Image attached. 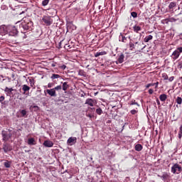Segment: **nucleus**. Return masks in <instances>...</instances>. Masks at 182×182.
I'll use <instances>...</instances> for the list:
<instances>
[{"instance_id":"dca6fc26","label":"nucleus","mask_w":182,"mask_h":182,"mask_svg":"<svg viewBox=\"0 0 182 182\" xmlns=\"http://www.w3.org/2000/svg\"><path fill=\"white\" fill-rule=\"evenodd\" d=\"M28 146H35V144H36V142L35 141V139L34 138H29L28 139Z\"/></svg>"},{"instance_id":"f03ea898","label":"nucleus","mask_w":182,"mask_h":182,"mask_svg":"<svg viewBox=\"0 0 182 182\" xmlns=\"http://www.w3.org/2000/svg\"><path fill=\"white\" fill-rule=\"evenodd\" d=\"M182 171V168L178 164H175L171 167V173L173 174H180V173Z\"/></svg>"},{"instance_id":"c756f323","label":"nucleus","mask_w":182,"mask_h":182,"mask_svg":"<svg viewBox=\"0 0 182 182\" xmlns=\"http://www.w3.org/2000/svg\"><path fill=\"white\" fill-rule=\"evenodd\" d=\"M78 75L79 76H85V71L83 70H79Z\"/></svg>"},{"instance_id":"de8ad7c7","label":"nucleus","mask_w":182,"mask_h":182,"mask_svg":"<svg viewBox=\"0 0 182 182\" xmlns=\"http://www.w3.org/2000/svg\"><path fill=\"white\" fill-rule=\"evenodd\" d=\"M33 109H36V110H39V107H38L37 105H34Z\"/></svg>"},{"instance_id":"7c9ffc66","label":"nucleus","mask_w":182,"mask_h":182,"mask_svg":"<svg viewBox=\"0 0 182 182\" xmlns=\"http://www.w3.org/2000/svg\"><path fill=\"white\" fill-rule=\"evenodd\" d=\"M162 77L164 80H168V75H167L166 73L162 74Z\"/></svg>"},{"instance_id":"7ed1b4c3","label":"nucleus","mask_w":182,"mask_h":182,"mask_svg":"<svg viewBox=\"0 0 182 182\" xmlns=\"http://www.w3.org/2000/svg\"><path fill=\"white\" fill-rule=\"evenodd\" d=\"M8 34L9 36H16L18 35V29L15 26H9Z\"/></svg>"},{"instance_id":"1a4fd4ad","label":"nucleus","mask_w":182,"mask_h":182,"mask_svg":"<svg viewBox=\"0 0 182 182\" xmlns=\"http://www.w3.org/2000/svg\"><path fill=\"white\" fill-rule=\"evenodd\" d=\"M76 141H77V138L75 136H70L68 139L67 143L69 144V146H73V144H76Z\"/></svg>"},{"instance_id":"bb28decb","label":"nucleus","mask_w":182,"mask_h":182,"mask_svg":"<svg viewBox=\"0 0 182 182\" xmlns=\"http://www.w3.org/2000/svg\"><path fill=\"white\" fill-rule=\"evenodd\" d=\"M176 102L178 105H181L182 103V98L180 97H178L176 100Z\"/></svg>"},{"instance_id":"8fccbe9b","label":"nucleus","mask_w":182,"mask_h":182,"mask_svg":"<svg viewBox=\"0 0 182 182\" xmlns=\"http://www.w3.org/2000/svg\"><path fill=\"white\" fill-rule=\"evenodd\" d=\"M156 102L158 105H160V101L159 100H157Z\"/></svg>"},{"instance_id":"393cba45","label":"nucleus","mask_w":182,"mask_h":182,"mask_svg":"<svg viewBox=\"0 0 182 182\" xmlns=\"http://www.w3.org/2000/svg\"><path fill=\"white\" fill-rule=\"evenodd\" d=\"M134 31L137 33L139 31H141V27L139 26H134Z\"/></svg>"},{"instance_id":"9d476101","label":"nucleus","mask_w":182,"mask_h":182,"mask_svg":"<svg viewBox=\"0 0 182 182\" xmlns=\"http://www.w3.org/2000/svg\"><path fill=\"white\" fill-rule=\"evenodd\" d=\"M12 136V134H9L6 133V132L3 131L2 132V137L4 141H8L9 140V138Z\"/></svg>"},{"instance_id":"b1692460","label":"nucleus","mask_w":182,"mask_h":182,"mask_svg":"<svg viewBox=\"0 0 182 182\" xmlns=\"http://www.w3.org/2000/svg\"><path fill=\"white\" fill-rule=\"evenodd\" d=\"M60 76L58 74H52L50 79L51 80H55V79H59Z\"/></svg>"},{"instance_id":"a878e982","label":"nucleus","mask_w":182,"mask_h":182,"mask_svg":"<svg viewBox=\"0 0 182 182\" xmlns=\"http://www.w3.org/2000/svg\"><path fill=\"white\" fill-rule=\"evenodd\" d=\"M151 39H153V36L149 35L148 36H146L144 38V42H149V41H151Z\"/></svg>"},{"instance_id":"2eb2a0df","label":"nucleus","mask_w":182,"mask_h":182,"mask_svg":"<svg viewBox=\"0 0 182 182\" xmlns=\"http://www.w3.org/2000/svg\"><path fill=\"white\" fill-rule=\"evenodd\" d=\"M43 146L45 147H53V142L52 141H45L43 143Z\"/></svg>"},{"instance_id":"a19ab883","label":"nucleus","mask_w":182,"mask_h":182,"mask_svg":"<svg viewBox=\"0 0 182 182\" xmlns=\"http://www.w3.org/2000/svg\"><path fill=\"white\" fill-rule=\"evenodd\" d=\"M48 87L49 89H50V87H53V82L48 83Z\"/></svg>"},{"instance_id":"412c9836","label":"nucleus","mask_w":182,"mask_h":182,"mask_svg":"<svg viewBox=\"0 0 182 182\" xmlns=\"http://www.w3.org/2000/svg\"><path fill=\"white\" fill-rule=\"evenodd\" d=\"M22 90H23L24 93H26V92H29V90H31V87L26 85H23Z\"/></svg>"},{"instance_id":"f257e3e1","label":"nucleus","mask_w":182,"mask_h":182,"mask_svg":"<svg viewBox=\"0 0 182 182\" xmlns=\"http://www.w3.org/2000/svg\"><path fill=\"white\" fill-rule=\"evenodd\" d=\"M17 23H18L21 31H22V29L23 31H28V29H31V28L33 26V22L26 18H23V21H22L21 23L18 22Z\"/></svg>"},{"instance_id":"c9c22d12","label":"nucleus","mask_w":182,"mask_h":182,"mask_svg":"<svg viewBox=\"0 0 182 182\" xmlns=\"http://www.w3.org/2000/svg\"><path fill=\"white\" fill-rule=\"evenodd\" d=\"M132 18H136L137 16V14L135 11L131 13Z\"/></svg>"},{"instance_id":"cd10ccee","label":"nucleus","mask_w":182,"mask_h":182,"mask_svg":"<svg viewBox=\"0 0 182 182\" xmlns=\"http://www.w3.org/2000/svg\"><path fill=\"white\" fill-rule=\"evenodd\" d=\"M181 137H182V125L179 128L178 139H181Z\"/></svg>"},{"instance_id":"6e6552de","label":"nucleus","mask_w":182,"mask_h":182,"mask_svg":"<svg viewBox=\"0 0 182 182\" xmlns=\"http://www.w3.org/2000/svg\"><path fill=\"white\" fill-rule=\"evenodd\" d=\"M96 103V100H93L92 98H87L85 101V105H88V106H90L91 107H93Z\"/></svg>"},{"instance_id":"4be33fe9","label":"nucleus","mask_w":182,"mask_h":182,"mask_svg":"<svg viewBox=\"0 0 182 182\" xmlns=\"http://www.w3.org/2000/svg\"><path fill=\"white\" fill-rule=\"evenodd\" d=\"M69 88V85H68L67 82H65L63 83V90H64V92H66V90H68V89Z\"/></svg>"},{"instance_id":"4c0bfd02","label":"nucleus","mask_w":182,"mask_h":182,"mask_svg":"<svg viewBox=\"0 0 182 182\" xmlns=\"http://www.w3.org/2000/svg\"><path fill=\"white\" fill-rule=\"evenodd\" d=\"M151 86H154V83H149V84H147L146 85V89H149V87H151Z\"/></svg>"},{"instance_id":"ea45409f","label":"nucleus","mask_w":182,"mask_h":182,"mask_svg":"<svg viewBox=\"0 0 182 182\" xmlns=\"http://www.w3.org/2000/svg\"><path fill=\"white\" fill-rule=\"evenodd\" d=\"M182 68V61L179 62L178 64V69H181Z\"/></svg>"},{"instance_id":"2f4dec72","label":"nucleus","mask_w":182,"mask_h":182,"mask_svg":"<svg viewBox=\"0 0 182 182\" xmlns=\"http://www.w3.org/2000/svg\"><path fill=\"white\" fill-rule=\"evenodd\" d=\"M48 4H49V0H43L42 1L43 6H46V5H48Z\"/></svg>"},{"instance_id":"5701e85b","label":"nucleus","mask_w":182,"mask_h":182,"mask_svg":"<svg viewBox=\"0 0 182 182\" xmlns=\"http://www.w3.org/2000/svg\"><path fill=\"white\" fill-rule=\"evenodd\" d=\"M177 6V3L176 2H171L168 5L169 9H173V8H176Z\"/></svg>"},{"instance_id":"4468645a","label":"nucleus","mask_w":182,"mask_h":182,"mask_svg":"<svg viewBox=\"0 0 182 182\" xmlns=\"http://www.w3.org/2000/svg\"><path fill=\"white\" fill-rule=\"evenodd\" d=\"M105 55H107V52L106 51H100L95 53V58H99V56H105Z\"/></svg>"},{"instance_id":"603ef678","label":"nucleus","mask_w":182,"mask_h":182,"mask_svg":"<svg viewBox=\"0 0 182 182\" xmlns=\"http://www.w3.org/2000/svg\"><path fill=\"white\" fill-rule=\"evenodd\" d=\"M22 14H25V12H24V11H22V12L20 14V15H22Z\"/></svg>"},{"instance_id":"3c124183","label":"nucleus","mask_w":182,"mask_h":182,"mask_svg":"<svg viewBox=\"0 0 182 182\" xmlns=\"http://www.w3.org/2000/svg\"><path fill=\"white\" fill-rule=\"evenodd\" d=\"M33 82V80H30L31 85H32Z\"/></svg>"},{"instance_id":"c85d7f7f","label":"nucleus","mask_w":182,"mask_h":182,"mask_svg":"<svg viewBox=\"0 0 182 182\" xmlns=\"http://www.w3.org/2000/svg\"><path fill=\"white\" fill-rule=\"evenodd\" d=\"M4 166L6 168H9V167H11V163L9 161L4 162Z\"/></svg>"},{"instance_id":"37998d69","label":"nucleus","mask_w":182,"mask_h":182,"mask_svg":"<svg viewBox=\"0 0 182 182\" xmlns=\"http://www.w3.org/2000/svg\"><path fill=\"white\" fill-rule=\"evenodd\" d=\"M122 36V42H126V41L127 40V38H126V37H124V36H123V35H122L121 36Z\"/></svg>"},{"instance_id":"c03bdc74","label":"nucleus","mask_w":182,"mask_h":182,"mask_svg":"<svg viewBox=\"0 0 182 182\" xmlns=\"http://www.w3.org/2000/svg\"><path fill=\"white\" fill-rule=\"evenodd\" d=\"M154 92V90H153V89H149V95H153Z\"/></svg>"},{"instance_id":"ddd939ff","label":"nucleus","mask_w":182,"mask_h":182,"mask_svg":"<svg viewBox=\"0 0 182 182\" xmlns=\"http://www.w3.org/2000/svg\"><path fill=\"white\" fill-rule=\"evenodd\" d=\"M3 150L4 153H8V151H11L12 150V146L9 144H5L3 147Z\"/></svg>"},{"instance_id":"473e14b6","label":"nucleus","mask_w":182,"mask_h":182,"mask_svg":"<svg viewBox=\"0 0 182 182\" xmlns=\"http://www.w3.org/2000/svg\"><path fill=\"white\" fill-rule=\"evenodd\" d=\"M54 90L56 92L57 91H59V90H62V85H58L56 86L55 87H54Z\"/></svg>"},{"instance_id":"a211bd4d","label":"nucleus","mask_w":182,"mask_h":182,"mask_svg":"<svg viewBox=\"0 0 182 182\" xmlns=\"http://www.w3.org/2000/svg\"><path fill=\"white\" fill-rule=\"evenodd\" d=\"M4 92L6 93V95H11L12 92H14V88H9L8 87H6L4 89Z\"/></svg>"},{"instance_id":"20e7f679","label":"nucleus","mask_w":182,"mask_h":182,"mask_svg":"<svg viewBox=\"0 0 182 182\" xmlns=\"http://www.w3.org/2000/svg\"><path fill=\"white\" fill-rule=\"evenodd\" d=\"M180 53H182V47L178 48L176 50L173 52L171 55L172 59H173V60L178 59V57L180 56Z\"/></svg>"},{"instance_id":"09e8293b","label":"nucleus","mask_w":182,"mask_h":182,"mask_svg":"<svg viewBox=\"0 0 182 182\" xmlns=\"http://www.w3.org/2000/svg\"><path fill=\"white\" fill-rule=\"evenodd\" d=\"M62 68H63V69H65V68H66V65H63V66H62Z\"/></svg>"},{"instance_id":"f704fd0d","label":"nucleus","mask_w":182,"mask_h":182,"mask_svg":"<svg viewBox=\"0 0 182 182\" xmlns=\"http://www.w3.org/2000/svg\"><path fill=\"white\" fill-rule=\"evenodd\" d=\"M129 105H131L132 106L133 105H136V106H138V107L140 106V105H139V103H137V102H136V100L131 101V102H130Z\"/></svg>"},{"instance_id":"0eeeda50","label":"nucleus","mask_w":182,"mask_h":182,"mask_svg":"<svg viewBox=\"0 0 182 182\" xmlns=\"http://www.w3.org/2000/svg\"><path fill=\"white\" fill-rule=\"evenodd\" d=\"M8 31H9V26H1L0 28V35L4 36L8 34Z\"/></svg>"},{"instance_id":"72a5a7b5","label":"nucleus","mask_w":182,"mask_h":182,"mask_svg":"<svg viewBox=\"0 0 182 182\" xmlns=\"http://www.w3.org/2000/svg\"><path fill=\"white\" fill-rule=\"evenodd\" d=\"M96 113H97L98 114H102V113H103V110H102L101 108H97L96 109Z\"/></svg>"},{"instance_id":"79ce46f5","label":"nucleus","mask_w":182,"mask_h":182,"mask_svg":"<svg viewBox=\"0 0 182 182\" xmlns=\"http://www.w3.org/2000/svg\"><path fill=\"white\" fill-rule=\"evenodd\" d=\"M136 113H137V110L136 109L131 110V114H136Z\"/></svg>"},{"instance_id":"423d86ee","label":"nucleus","mask_w":182,"mask_h":182,"mask_svg":"<svg viewBox=\"0 0 182 182\" xmlns=\"http://www.w3.org/2000/svg\"><path fill=\"white\" fill-rule=\"evenodd\" d=\"M42 21L48 26H50V25H52V23H53V20H52V18L50 16H44L42 18Z\"/></svg>"},{"instance_id":"e433bc0d","label":"nucleus","mask_w":182,"mask_h":182,"mask_svg":"<svg viewBox=\"0 0 182 182\" xmlns=\"http://www.w3.org/2000/svg\"><path fill=\"white\" fill-rule=\"evenodd\" d=\"M21 114H22V116H26V110L25 109H22L21 112Z\"/></svg>"},{"instance_id":"f8f14e48","label":"nucleus","mask_w":182,"mask_h":182,"mask_svg":"<svg viewBox=\"0 0 182 182\" xmlns=\"http://www.w3.org/2000/svg\"><path fill=\"white\" fill-rule=\"evenodd\" d=\"M123 62H124V53H121L120 55L119 56L116 63L117 65L119 63H123Z\"/></svg>"},{"instance_id":"f3484780","label":"nucleus","mask_w":182,"mask_h":182,"mask_svg":"<svg viewBox=\"0 0 182 182\" xmlns=\"http://www.w3.org/2000/svg\"><path fill=\"white\" fill-rule=\"evenodd\" d=\"M158 177H160L161 180H163L164 181H166V180L168 178V173H164L162 176L158 175Z\"/></svg>"},{"instance_id":"9b49d317","label":"nucleus","mask_w":182,"mask_h":182,"mask_svg":"<svg viewBox=\"0 0 182 182\" xmlns=\"http://www.w3.org/2000/svg\"><path fill=\"white\" fill-rule=\"evenodd\" d=\"M46 92L48 95H49V96H50L51 97H56V91L55 90L54 88L47 90Z\"/></svg>"},{"instance_id":"58836bf2","label":"nucleus","mask_w":182,"mask_h":182,"mask_svg":"<svg viewBox=\"0 0 182 182\" xmlns=\"http://www.w3.org/2000/svg\"><path fill=\"white\" fill-rule=\"evenodd\" d=\"M5 100V97L4 95H1L0 97V102L2 103Z\"/></svg>"},{"instance_id":"39448f33","label":"nucleus","mask_w":182,"mask_h":182,"mask_svg":"<svg viewBox=\"0 0 182 182\" xmlns=\"http://www.w3.org/2000/svg\"><path fill=\"white\" fill-rule=\"evenodd\" d=\"M131 41L133 42H129V48L131 50H133V49H136V48H139V45L140 44L139 43V41L136 40V38H134Z\"/></svg>"},{"instance_id":"6ab92c4d","label":"nucleus","mask_w":182,"mask_h":182,"mask_svg":"<svg viewBox=\"0 0 182 182\" xmlns=\"http://www.w3.org/2000/svg\"><path fill=\"white\" fill-rule=\"evenodd\" d=\"M159 99H160L161 102H166V100H167V95L161 94L159 96Z\"/></svg>"},{"instance_id":"aec40b11","label":"nucleus","mask_w":182,"mask_h":182,"mask_svg":"<svg viewBox=\"0 0 182 182\" xmlns=\"http://www.w3.org/2000/svg\"><path fill=\"white\" fill-rule=\"evenodd\" d=\"M136 151H141L143 150V146L140 144L135 145Z\"/></svg>"},{"instance_id":"49530a36","label":"nucleus","mask_w":182,"mask_h":182,"mask_svg":"<svg viewBox=\"0 0 182 182\" xmlns=\"http://www.w3.org/2000/svg\"><path fill=\"white\" fill-rule=\"evenodd\" d=\"M169 82H173L174 80V77H171L169 79H168Z\"/></svg>"},{"instance_id":"a18cd8bd","label":"nucleus","mask_w":182,"mask_h":182,"mask_svg":"<svg viewBox=\"0 0 182 182\" xmlns=\"http://www.w3.org/2000/svg\"><path fill=\"white\" fill-rule=\"evenodd\" d=\"M155 86V88L157 89V87H159V82H156L155 83H153Z\"/></svg>"}]
</instances>
